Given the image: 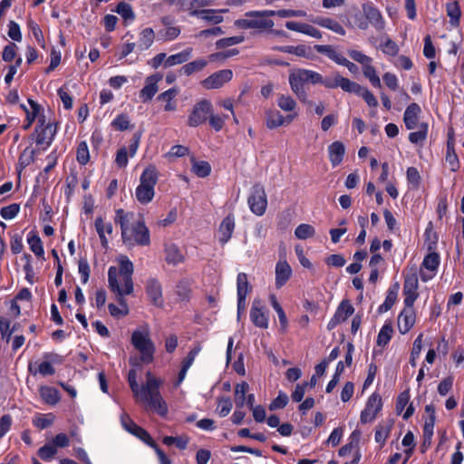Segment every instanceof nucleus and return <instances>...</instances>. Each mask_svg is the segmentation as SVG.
Instances as JSON below:
<instances>
[{
	"label": "nucleus",
	"mask_w": 464,
	"mask_h": 464,
	"mask_svg": "<svg viewBox=\"0 0 464 464\" xmlns=\"http://www.w3.org/2000/svg\"><path fill=\"white\" fill-rule=\"evenodd\" d=\"M119 267L111 266L108 270V283L110 289L121 297L129 295L133 292V264L128 256L121 255L116 259Z\"/></svg>",
	"instance_id": "obj_2"
},
{
	"label": "nucleus",
	"mask_w": 464,
	"mask_h": 464,
	"mask_svg": "<svg viewBox=\"0 0 464 464\" xmlns=\"http://www.w3.org/2000/svg\"><path fill=\"white\" fill-rule=\"evenodd\" d=\"M159 173L155 166H148L140 177V183L135 189V198L142 205L150 203L155 196V186Z\"/></svg>",
	"instance_id": "obj_6"
},
{
	"label": "nucleus",
	"mask_w": 464,
	"mask_h": 464,
	"mask_svg": "<svg viewBox=\"0 0 464 464\" xmlns=\"http://www.w3.org/2000/svg\"><path fill=\"white\" fill-rule=\"evenodd\" d=\"M382 408L381 396L374 392L367 400L365 408L362 411L360 420L362 423H369L375 420L377 414Z\"/></svg>",
	"instance_id": "obj_13"
},
{
	"label": "nucleus",
	"mask_w": 464,
	"mask_h": 464,
	"mask_svg": "<svg viewBox=\"0 0 464 464\" xmlns=\"http://www.w3.org/2000/svg\"><path fill=\"white\" fill-rule=\"evenodd\" d=\"M233 407L232 401L227 397H222L218 401L217 413L219 417H226L229 414Z\"/></svg>",
	"instance_id": "obj_59"
},
{
	"label": "nucleus",
	"mask_w": 464,
	"mask_h": 464,
	"mask_svg": "<svg viewBox=\"0 0 464 464\" xmlns=\"http://www.w3.org/2000/svg\"><path fill=\"white\" fill-rule=\"evenodd\" d=\"M279 51L283 53H292L298 57H305V58H311L312 57V52L310 47L300 44L296 46L293 45H287V46H282L277 48Z\"/></svg>",
	"instance_id": "obj_40"
},
{
	"label": "nucleus",
	"mask_w": 464,
	"mask_h": 464,
	"mask_svg": "<svg viewBox=\"0 0 464 464\" xmlns=\"http://www.w3.org/2000/svg\"><path fill=\"white\" fill-rule=\"evenodd\" d=\"M179 94V89L170 88L158 96V100L164 102V111H175L178 108L176 97Z\"/></svg>",
	"instance_id": "obj_30"
},
{
	"label": "nucleus",
	"mask_w": 464,
	"mask_h": 464,
	"mask_svg": "<svg viewBox=\"0 0 464 464\" xmlns=\"http://www.w3.org/2000/svg\"><path fill=\"white\" fill-rule=\"evenodd\" d=\"M295 120V114L284 116L279 111L269 109L266 111V124L270 130L290 124Z\"/></svg>",
	"instance_id": "obj_20"
},
{
	"label": "nucleus",
	"mask_w": 464,
	"mask_h": 464,
	"mask_svg": "<svg viewBox=\"0 0 464 464\" xmlns=\"http://www.w3.org/2000/svg\"><path fill=\"white\" fill-rule=\"evenodd\" d=\"M235 229V217L233 215H227L221 222L218 231V241L225 245L231 238L233 232Z\"/></svg>",
	"instance_id": "obj_27"
},
{
	"label": "nucleus",
	"mask_w": 464,
	"mask_h": 464,
	"mask_svg": "<svg viewBox=\"0 0 464 464\" xmlns=\"http://www.w3.org/2000/svg\"><path fill=\"white\" fill-rule=\"evenodd\" d=\"M165 261L169 265L176 266L185 261V256L178 246L170 244L165 246Z\"/></svg>",
	"instance_id": "obj_29"
},
{
	"label": "nucleus",
	"mask_w": 464,
	"mask_h": 464,
	"mask_svg": "<svg viewBox=\"0 0 464 464\" xmlns=\"http://www.w3.org/2000/svg\"><path fill=\"white\" fill-rule=\"evenodd\" d=\"M354 313V308L348 300H343L338 305L334 316L327 324L329 331L334 329L339 324L347 320Z\"/></svg>",
	"instance_id": "obj_15"
},
{
	"label": "nucleus",
	"mask_w": 464,
	"mask_h": 464,
	"mask_svg": "<svg viewBox=\"0 0 464 464\" xmlns=\"http://www.w3.org/2000/svg\"><path fill=\"white\" fill-rule=\"evenodd\" d=\"M237 296L241 298H246L250 291V285L247 280V276L245 273H239L237 278Z\"/></svg>",
	"instance_id": "obj_50"
},
{
	"label": "nucleus",
	"mask_w": 464,
	"mask_h": 464,
	"mask_svg": "<svg viewBox=\"0 0 464 464\" xmlns=\"http://www.w3.org/2000/svg\"><path fill=\"white\" fill-rule=\"evenodd\" d=\"M315 234V229L313 226L309 224H301L297 226V227L295 230V236L298 239H307L309 237H314Z\"/></svg>",
	"instance_id": "obj_53"
},
{
	"label": "nucleus",
	"mask_w": 464,
	"mask_h": 464,
	"mask_svg": "<svg viewBox=\"0 0 464 464\" xmlns=\"http://www.w3.org/2000/svg\"><path fill=\"white\" fill-rule=\"evenodd\" d=\"M233 78V72L230 69H224L213 72L201 81V86L206 90L220 89Z\"/></svg>",
	"instance_id": "obj_11"
},
{
	"label": "nucleus",
	"mask_w": 464,
	"mask_h": 464,
	"mask_svg": "<svg viewBox=\"0 0 464 464\" xmlns=\"http://www.w3.org/2000/svg\"><path fill=\"white\" fill-rule=\"evenodd\" d=\"M162 76L159 73L150 75L146 78L145 85L140 91V98L143 102L150 101L153 96L157 93L159 87L158 83L161 80Z\"/></svg>",
	"instance_id": "obj_26"
},
{
	"label": "nucleus",
	"mask_w": 464,
	"mask_h": 464,
	"mask_svg": "<svg viewBox=\"0 0 464 464\" xmlns=\"http://www.w3.org/2000/svg\"><path fill=\"white\" fill-rule=\"evenodd\" d=\"M393 328L391 323H385L377 336V344L385 346L392 337Z\"/></svg>",
	"instance_id": "obj_48"
},
{
	"label": "nucleus",
	"mask_w": 464,
	"mask_h": 464,
	"mask_svg": "<svg viewBox=\"0 0 464 464\" xmlns=\"http://www.w3.org/2000/svg\"><path fill=\"white\" fill-rule=\"evenodd\" d=\"M41 398L48 404H56L59 400V392L55 388L49 386H43L40 388Z\"/></svg>",
	"instance_id": "obj_44"
},
{
	"label": "nucleus",
	"mask_w": 464,
	"mask_h": 464,
	"mask_svg": "<svg viewBox=\"0 0 464 464\" xmlns=\"http://www.w3.org/2000/svg\"><path fill=\"white\" fill-rule=\"evenodd\" d=\"M313 23L326 28L328 30H331L332 32L344 35L345 30L343 27V25L336 20L330 18V17H317L314 20H312Z\"/></svg>",
	"instance_id": "obj_35"
},
{
	"label": "nucleus",
	"mask_w": 464,
	"mask_h": 464,
	"mask_svg": "<svg viewBox=\"0 0 464 464\" xmlns=\"http://www.w3.org/2000/svg\"><path fill=\"white\" fill-rule=\"evenodd\" d=\"M191 171L199 178H206L211 173V166L208 161L192 159Z\"/></svg>",
	"instance_id": "obj_39"
},
{
	"label": "nucleus",
	"mask_w": 464,
	"mask_h": 464,
	"mask_svg": "<svg viewBox=\"0 0 464 464\" xmlns=\"http://www.w3.org/2000/svg\"><path fill=\"white\" fill-rule=\"evenodd\" d=\"M76 159L77 161L82 165H85L88 163L90 160V152L86 141H81L78 144L76 150Z\"/></svg>",
	"instance_id": "obj_57"
},
{
	"label": "nucleus",
	"mask_w": 464,
	"mask_h": 464,
	"mask_svg": "<svg viewBox=\"0 0 464 464\" xmlns=\"http://www.w3.org/2000/svg\"><path fill=\"white\" fill-rule=\"evenodd\" d=\"M130 343L139 357H130V363L137 366L139 363L149 364L154 361L156 346L150 336V328L145 324L133 330Z\"/></svg>",
	"instance_id": "obj_5"
},
{
	"label": "nucleus",
	"mask_w": 464,
	"mask_h": 464,
	"mask_svg": "<svg viewBox=\"0 0 464 464\" xmlns=\"http://www.w3.org/2000/svg\"><path fill=\"white\" fill-rule=\"evenodd\" d=\"M119 306L113 304L108 305L109 312L113 317H122L129 314V307L123 297L118 295Z\"/></svg>",
	"instance_id": "obj_46"
},
{
	"label": "nucleus",
	"mask_w": 464,
	"mask_h": 464,
	"mask_svg": "<svg viewBox=\"0 0 464 464\" xmlns=\"http://www.w3.org/2000/svg\"><path fill=\"white\" fill-rule=\"evenodd\" d=\"M214 0H179L181 8L188 11L191 15H196L201 11V8L208 6Z\"/></svg>",
	"instance_id": "obj_32"
},
{
	"label": "nucleus",
	"mask_w": 464,
	"mask_h": 464,
	"mask_svg": "<svg viewBox=\"0 0 464 464\" xmlns=\"http://www.w3.org/2000/svg\"><path fill=\"white\" fill-rule=\"evenodd\" d=\"M29 372L34 374H41L43 376L53 375L54 373V368L49 362H43L40 363H30Z\"/></svg>",
	"instance_id": "obj_42"
},
{
	"label": "nucleus",
	"mask_w": 464,
	"mask_h": 464,
	"mask_svg": "<svg viewBox=\"0 0 464 464\" xmlns=\"http://www.w3.org/2000/svg\"><path fill=\"white\" fill-rule=\"evenodd\" d=\"M212 113V103L208 100L198 102L192 108L188 117V124L197 127L203 124Z\"/></svg>",
	"instance_id": "obj_8"
},
{
	"label": "nucleus",
	"mask_w": 464,
	"mask_h": 464,
	"mask_svg": "<svg viewBox=\"0 0 464 464\" xmlns=\"http://www.w3.org/2000/svg\"><path fill=\"white\" fill-rule=\"evenodd\" d=\"M251 212L256 216H263L266 210L267 198L263 187H253L247 199Z\"/></svg>",
	"instance_id": "obj_9"
},
{
	"label": "nucleus",
	"mask_w": 464,
	"mask_h": 464,
	"mask_svg": "<svg viewBox=\"0 0 464 464\" xmlns=\"http://www.w3.org/2000/svg\"><path fill=\"white\" fill-rule=\"evenodd\" d=\"M285 27L290 31L297 32L312 38H322V33L317 28L308 24L288 21L285 23Z\"/></svg>",
	"instance_id": "obj_25"
},
{
	"label": "nucleus",
	"mask_w": 464,
	"mask_h": 464,
	"mask_svg": "<svg viewBox=\"0 0 464 464\" xmlns=\"http://www.w3.org/2000/svg\"><path fill=\"white\" fill-rule=\"evenodd\" d=\"M446 10L448 16L450 18L451 24L457 25L461 14L458 3L453 1L447 4Z\"/></svg>",
	"instance_id": "obj_54"
},
{
	"label": "nucleus",
	"mask_w": 464,
	"mask_h": 464,
	"mask_svg": "<svg viewBox=\"0 0 464 464\" xmlns=\"http://www.w3.org/2000/svg\"><path fill=\"white\" fill-rule=\"evenodd\" d=\"M248 384L246 382L238 383L235 389L236 403L238 407H242L246 401V395L248 391Z\"/></svg>",
	"instance_id": "obj_58"
},
{
	"label": "nucleus",
	"mask_w": 464,
	"mask_h": 464,
	"mask_svg": "<svg viewBox=\"0 0 464 464\" xmlns=\"http://www.w3.org/2000/svg\"><path fill=\"white\" fill-rule=\"evenodd\" d=\"M277 106L287 115L295 114V119L298 116L297 102L290 95L280 94L277 98Z\"/></svg>",
	"instance_id": "obj_34"
},
{
	"label": "nucleus",
	"mask_w": 464,
	"mask_h": 464,
	"mask_svg": "<svg viewBox=\"0 0 464 464\" xmlns=\"http://www.w3.org/2000/svg\"><path fill=\"white\" fill-rule=\"evenodd\" d=\"M94 226L102 246L107 247L109 244L107 235H111L113 231L111 223L105 222L102 217H97L94 222Z\"/></svg>",
	"instance_id": "obj_28"
},
{
	"label": "nucleus",
	"mask_w": 464,
	"mask_h": 464,
	"mask_svg": "<svg viewBox=\"0 0 464 464\" xmlns=\"http://www.w3.org/2000/svg\"><path fill=\"white\" fill-rule=\"evenodd\" d=\"M410 398L409 391H404L399 394L396 401V412L402 415L404 420H408L414 412V407L412 403H410Z\"/></svg>",
	"instance_id": "obj_24"
},
{
	"label": "nucleus",
	"mask_w": 464,
	"mask_h": 464,
	"mask_svg": "<svg viewBox=\"0 0 464 464\" xmlns=\"http://www.w3.org/2000/svg\"><path fill=\"white\" fill-rule=\"evenodd\" d=\"M323 85L329 89L341 88L343 91L352 92L356 88V82L334 72L324 78Z\"/></svg>",
	"instance_id": "obj_17"
},
{
	"label": "nucleus",
	"mask_w": 464,
	"mask_h": 464,
	"mask_svg": "<svg viewBox=\"0 0 464 464\" xmlns=\"http://www.w3.org/2000/svg\"><path fill=\"white\" fill-rule=\"evenodd\" d=\"M154 41V32L151 28L144 29L140 35V46L142 49L149 48Z\"/></svg>",
	"instance_id": "obj_64"
},
{
	"label": "nucleus",
	"mask_w": 464,
	"mask_h": 464,
	"mask_svg": "<svg viewBox=\"0 0 464 464\" xmlns=\"http://www.w3.org/2000/svg\"><path fill=\"white\" fill-rule=\"evenodd\" d=\"M418 276L416 273L407 275L403 285L404 303L414 304L418 298Z\"/></svg>",
	"instance_id": "obj_22"
},
{
	"label": "nucleus",
	"mask_w": 464,
	"mask_h": 464,
	"mask_svg": "<svg viewBox=\"0 0 464 464\" xmlns=\"http://www.w3.org/2000/svg\"><path fill=\"white\" fill-rule=\"evenodd\" d=\"M272 10L252 11L246 13L245 17L235 21V25L242 29H271L275 23L269 19Z\"/></svg>",
	"instance_id": "obj_7"
},
{
	"label": "nucleus",
	"mask_w": 464,
	"mask_h": 464,
	"mask_svg": "<svg viewBox=\"0 0 464 464\" xmlns=\"http://www.w3.org/2000/svg\"><path fill=\"white\" fill-rule=\"evenodd\" d=\"M306 74V69L293 70L289 74V84L291 89L299 98L304 94V85L308 82Z\"/></svg>",
	"instance_id": "obj_19"
},
{
	"label": "nucleus",
	"mask_w": 464,
	"mask_h": 464,
	"mask_svg": "<svg viewBox=\"0 0 464 464\" xmlns=\"http://www.w3.org/2000/svg\"><path fill=\"white\" fill-rule=\"evenodd\" d=\"M192 55V49L187 48L180 53L169 55L165 60V67H170L186 63Z\"/></svg>",
	"instance_id": "obj_38"
},
{
	"label": "nucleus",
	"mask_w": 464,
	"mask_h": 464,
	"mask_svg": "<svg viewBox=\"0 0 464 464\" xmlns=\"http://www.w3.org/2000/svg\"><path fill=\"white\" fill-rule=\"evenodd\" d=\"M363 74L365 77L369 79V81L372 82V84L374 87L380 88L382 86L381 80L379 76L376 73V71L374 67L372 65V63L366 65L362 68Z\"/></svg>",
	"instance_id": "obj_61"
},
{
	"label": "nucleus",
	"mask_w": 464,
	"mask_h": 464,
	"mask_svg": "<svg viewBox=\"0 0 464 464\" xmlns=\"http://www.w3.org/2000/svg\"><path fill=\"white\" fill-rule=\"evenodd\" d=\"M440 262V256L436 252H430L424 256L420 270L422 281L427 282L436 276Z\"/></svg>",
	"instance_id": "obj_14"
},
{
	"label": "nucleus",
	"mask_w": 464,
	"mask_h": 464,
	"mask_svg": "<svg viewBox=\"0 0 464 464\" xmlns=\"http://www.w3.org/2000/svg\"><path fill=\"white\" fill-rule=\"evenodd\" d=\"M145 376V383L139 386L138 391L133 395L137 401L146 403L148 407L160 416H165L168 413V406L160 392L163 381L150 371L146 372Z\"/></svg>",
	"instance_id": "obj_3"
},
{
	"label": "nucleus",
	"mask_w": 464,
	"mask_h": 464,
	"mask_svg": "<svg viewBox=\"0 0 464 464\" xmlns=\"http://www.w3.org/2000/svg\"><path fill=\"white\" fill-rule=\"evenodd\" d=\"M56 453L57 450L53 443L45 444L38 450L39 457L44 461L51 460Z\"/></svg>",
	"instance_id": "obj_63"
},
{
	"label": "nucleus",
	"mask_w": 464,
	"mask_h": 464,
	"mask_svg": "<svg viewBox=\"0 0 464 464\" xmlns=\"http://www.w3.org/2000/svg\"><path fill=\"white\" fill-rule=\"evenodd\" d=\"M417 129L418 130L412 131L409 134V140L412 144L422 145L428 136L429 124H421Z\"/></svg>",
	"instance_id": "obj_45"
},
{
	"label": "nucleus",
	"mask_w": 464,
	"mask_h": 464,
	"mask_svg": "<svg viewBox=\"0 0 464 464\" xmlns=\"http://www.w3.org/2000/svg\"><path fill=\"white\" fill-rule=\"evenodd\" d=\"M27 243L32 252L39 257H43L44 251L41 238L35 234L30 233L27 237Z\"/></svg>",
	"instance_id": "obj_49"
},
{
	"label": "nucleus",
	"mask_w": 464,
	"mask_h": 464,
	"mask_svg": "<svg viewBox=\"0 0 464 464\" xmlns=\"http://www.w3.org/2000/svg\"><path fill=\"white\" fill-rule=\"evenodd\" d=\"M21 109L25 113V123L24 129L28 130L34 121H37L36 131L41 132L38 135L37 142L48 143L53 140L55 130L53 124L47 121L43 107L32 99H28L27 104H21Z\"/></svg>",
	"instance_id": "obj_4"
},
{
	"label": "nucleus",
	"mask_w": 464,
	"mask_h": 464,
	"mask_svg": "<svg viewBox=\"0 0 464 464\" xmlns=\"http://www.w3.org/2000/svg\"><path fill=\"white\" fill-rule=\"evenodd\" d=\"M293 274L290 265L285 259H279L275 267V285L277 289L283 287Z\"/></svg>",
	"instance_id": "obj_21"
},
{
	"label": "nucleus",
	"mask_w": 464,
	"mask_h": 464,
	"mask_svg": "<svg viewBox=\"0 0 464 464\" xmlns=\"http://www.w3.org/2000/svg\"><path fill=\"white\" fill-rule=\"evenodd\" d=\"M400 285L398 283H395L389 288L384 302L378 308L379 313H386L393 306L397 300Z\"/></svg>",
	"instance_id": "obj_36"
},
{
	"label": "nucleus",
	"mask_w": 464,
	"mask_h": 464,
	"mask_svg": "<svg viewBox=\"0 0 464 464\" xmlns=\"http://www.w3.org/2000/svg\"><path fill=\"white\" fill-rule=\"evenodd\" d=\"M422 339H423V334H420L418 337L414 340L412 350L411 353V364L414 367L416 366V361L419 358L421 350H422Z\"/></svg>",
	"instance_id": "obj_60"
},
{
	"label": "nucleus",
	"mask_w": 464,
	"mask_h": 464,
	"mask_svg": "<svg viewBox=\"0 0 464 464\" xmlns=\"http://www.w3.org/2000/svg\"><path fill=\"white\" fill-rule=\"evenodd\" d=\"M445 160L452 171H456L459 169V162L458 156L455 153L453 147H451L450 144H448L447 147V154Z\"/></svg>",
	"instance_id": "obj_62"
},
{
	"label": "nucleus",
	"mask_w": 464,
	"mask_h": 464,
	"mask_svg": "<svg viewBox=\"0 0 464 464\" xmlns=\"http://www.w3.org/2000/svg\"><path fill=\"white\" fill-rule=\"evenodd\" d=\"M114 220L115 223L121 226V238L124 245L128 246L150 245V231L140 214L118 209Z\"/></svg>",
	"instance_id": "obj_1"
},
{
	"label": "nucleus",
	"mask_w": 464,
	"mask_h": 464,
	"mask_svg": "<svg viewBox=\"0 0 464 464\" xmlns=\"http://www.w3.org/2000/svg\"><path fill=\"white\" fill-rule=\"evenodd\" d=\"M421 108L419 104L413 102L407 106L403 114V122L407 130H414L421 124H428L420 121Z\"/></svg>",
	"instance_id": "obj_16"
},
{
	"label": "nucleus",
	"mask_w": 464,
	"mask_h": 464,
	"mask_svg": "<svg viewBox=\"0 0 464 464\" xmlns=\"http://www.w3.org/2000/svg\"><path fill=\"white\" fill-rule=\"evenodd\" d=\"M208 62L205 59H198L184 64L180 72L185 75H191L194 72L202 71L207 65Z\"/></svg>",
	"instance_id": "obj_43"
},
{
	"label": "nucleus",
	"mask_w": 464,
	"mask_h": 464,
	"mask_svg": "<svg viewBox=\"0 0 464 464\" xmlns=\"http://www.w3.org/2000/svg\"><path fill=\"white\" fill-rule=\"evenodd\" d=\"M147 294L151 300V302L157 305L160 306L163 304L162 298V290L160 284L155 280L150 279L147 284Z\"/></svg>",
	"instance_id": "obj_33"
},
{
	"label": "nucleus",
	"mask_w": 464,
	"mask_h": 464,
	"mask_svg": "<svg viewBox=\"0 0 464 464\" xmlns=\"http://www.w3.org/2000/svg\"><path fill=\"white\" fill-rule=\"evenodd\" d=\"M28 28L30 30V32L32 33V34L34 35V37L35 38L36 42L39 44V45L45 49L46 47V44H45V41H44V34H43V32H42V29L40 28V26L33 20H28Z\"/></svg>",
	"instance_id": "obj_56"
},
{
	"label": "nucleus",
	"mask_w": 464,
	"mask_h": 464,
	"mask_svg": "<svg viewBox=\"0 0 464 464\" xmlns=\"http://www.w3.org/2000/svg\"><path fill=\"white\" fill-rule=\"evenodd\" d=\"M34 160V150L32 148H25L19 157L17 171L21 173L27 166L33 163Z\"/></svg>",
	"instance_id": "obj_47"
},
{
	"label": "nucleus",
	"mask_w": 464,
	"mask_h": 464,
	"mask_svg": "<svg viewBox=\"0 0 464 464\" xmlns=\"http://www.w3.org/2000/svg\"><path fill=\"white\" fill-rule=\"evenodd\" d=\"M392 421L387 420L385 422L380 423L375 431L374 439L375 441L381 445H383L390 435L391 430L392 428Z\"/></svg>",
	"instance_id": "obj_41"
},
{
	"label": "nucleus",
	"mask_w": 464,
	"mask_h": 464,
	"mask_svg": "<svg viewBox=\"0 0 464 464\" xmlns=\"http://www.w3.org/2000/svg\"><path fill=\"white\" fill-rule=\"evenodd\" d=\"M425 418H424V435L428 438H431L434 432V426L436 421L435 408L433 405H426L425 407Z\"/></svg>",
	"instance_id": "obj_37"
},
{
	"label": "nucleus",
	"mask_w": 464,
	"mask_h": 464,
	"mask_svg": "<svg viewBox=\"0 0 464 464\" xmlns=\"http://www.w3.org/2000/svg\"><path fill=\"white\" fill-rule=\"evenodd\" d=\"M345 147L341 141H334L328 147L330 162L334 167L338 166L343 160Z\"/></svg>",
	"instance_id": "obj_31"
},
{
	"label": "nucleus",
	"mask_w": 464,
	"mask_h": 464,
	"mask_svg": "<svg viewBox=\"0 0 464 464\" xmlns=\"http://www.w3.org/2000/svg\"><path fill=\"white\" fill-rule=\"evenodd\" d=\"M406 178L411 188H418L420 184V174L415 167H410L406 170Z\"/></svg>",
	"instance_id": "obj_52"
},
{
	"label": "nucleus",
	"mask_w": 464,
	"mask_h": 464,
	"mask_svg": "<svg viewBox=\"0 0 464 464\" xmlns=\"http://www.w3.org/2000/svg\"><path fill=\"white\" fill-rule=\"evenodd\" d=\"M416 323L414 304L404 303V308L397 317V328L401 334H408Z\"/></svg>",
	"instance_id": "obj_10"
},
{
	"label": "nucleus",
	"mask_w": 464,
	"mask_h": 464,
	"mask_svg": "<svg viewBox=\"0 0 464 464\" xmlns=\"http://www.w3.org/2000/svg\"><path fill=\"white\" fill-rule=\"evenodd\" d=\"M250 320L259 328L266 329L269 325L268 311L260 299H255L250 309Z\"/></svg>",
	"instance_id": "obj_12"
},
{
	"label": "nucleus",
	"mask_w": 464,
	"mask_h": 464,
	"mask_svg": "<svg viewBox=\"0 0 464 464\" xmlns=\"http://www.w3.org/2000/svg\"><path fill=\"white\" fill-rule=\"evenodd\" d=\"M362 12L369 23L377 30H382L385 26V22L381 12L371 3L362 5Z\"/></svg>",
	"instance_id": "obj_23"
},
{
	"label": "nucleus",
	"mask_w": 464,
	"mask_h": 464,
	"mask_svg": "<svg viewBox=\"0 0 464 464\" xmlns=\"http://www.w3.org/2000/svg\"><path fill=\"white\" fill-rule=\"evenodd\" d=\"M272 16H278L281 18H290V17H305L306 12L304 10H294V9H278L272 10Z\"/></svg>",
	"instance_id": "obj_55"
},
{
	"label": "nucleus",
	"mask_w": 464,
	"mask_h": 464,
	"mask_svg": "<svg viewBox=\"0 0 464 464\" xmlns=\"http://www.w3.org/2000/svg\"><path fill=\"white\" fill-rule=\"evenodd\" d=\"M352 92H354L363 98V100L370 107H377L378 102L374 95L368 89L356 83V88H354Z\"/></svg>",
	"instance_id": "obj_51"
},
{
	"label": "nucleus",
	"mask_w": 464,
	"mask_h": 464,
	"mask_svg": "<svg viewBox=\"0 0 464 464\" xmlns=\"http://www.w3.org/2000/svg\"><path fill=\"white\" fill-rule=\"evenodd\" d=\"M121 423L124 430H126L128 432L135 435L148 445L154 446L153 440L150 434L145 430L134 423L127 414L121 415Z\"/></svg>",
	"instance_id": "obj_18"
}]
</instances>
